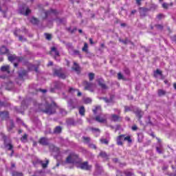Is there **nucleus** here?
<instances>
[{"label":"nucleus","mask_w":176,"mask_h":176,"mask_svg":"<svg viewBox=\"0 0 176 176\" xmlns=\"http://www.w3.org/2000/svg\"><path fill=\"white\" fill-rule=\"evenodd\" d=\"M30 23L32 24L36 25V24H38V23H39V21L38 20V19H36L35 17H32L30 19Z\"/></svg>","instance_id":"34"},{"label":"nucleus","mask_w":176,"mask_h":176,"mask_svg":"<svg viewBox=\"0 0 176 176\" xmlns=\"http://www.w3.org/2000/svg\"><path fill=\"white\" fill-rule=\"evenodd\" d=\"M27 134H25L21 139L22 142H27Z\"/></svg>","instance_id":"43"},{"label":"nucleus","mask_w":176,"mask_h":176,"mask_svg":"<svg viewBox=\"0 0 176 176\" xmlns=\"http://www.w3.org/2000/svg\"><path fill=\"white\" fill-rule=\"evenodd\" d=\"M38 91H41V93H43V94H45V93H46V91H47V90L42 89H38Z\"/></svg>","instance_id":"59"},{"label":"nucleus","mask_w":176,"mask_h":176,"mask_svg":"<svg viewBox=\"0 0 176 176\" xmlns=\"http://www.w3.org/2000/svg\"><path fill=\"white\" fill-rule=\"evenodd\" d=\"M66 163H69L70 164H80L78 168H81V170H91V166L89 165L87 162L82 163V160L79 158L78 155L74 153H72L66 159Z\"/></svg>","instance_id":"2"},{"label":"nucleus","mask_w":176,"mask_h":176,"mask_svg":"<svg viewBox=\"0 0 176 176\" xmlns=\"http://www.w3.org/2000/svg\"><path fill=\"white\" fill-rule=\"evenodd\" d=\"M51 54H54L55 60H56V61H60V59L58 58V57H60V53L57 51L56 47H52L51 48Z\"/></svg>","instance_id":"11"},{"label":"nucleus","mask_w":176,"mask_h":176,"mask_svg":"<svg viewBox=\"0 0 176 176\" xmlns=\"http://www.w3.org/2000/svg\"><path fill=\"white\" fill-rule=\"evenodd\" d=\"M39 143L41 144V145H47L49 143L48 140L45 138H42L39 140Z\"/></svg>","instance_id":"24"},{"label":"nucleus","mask_w":176,"mask_h":176,"mask_svg":"<svg viewBox=\"0 0 176 176\" xmlns=\"http://www.w3.org/2000/svg\"><path fill=\"white\" fill-rule=\"evenodd\" d=\"M32 104L36 112L42 111L47 113V115L56 113V110L58 108L56 103L53 102V99L50 97L43 99L41 103H38L36 101L34 100Z\"/></svg>","instance_id":"1"},{"label":"nucleus","mask_w":176,"mask_h":176,"mask_svg":"<svg viewBox=\"0 0 176 176\" xmlns=\"http://www.w3.org/2000/svg\"><path fill=\"white\" fill-rule=\"evenodd\" d=\"M126 176H131V175H133V173L131 172H126Z\"/></svg>","instance_id":"64"},{"label":"nucleus","mask_w":176,"mask_h":176,"mask_svg":"<svg viewBox=\"0 0 176 176\" xmlns=\"http://www.w3.org/2000/svg\"><path fill=\"white\" fill-rule=\"evenodd\" d=\"M59 112L60 113V115H62L63 116H65V115H67V111H65V109H59Z\"/></svg>","instance_id":"38"},{"label":"nucleus","mask_w":176,"mask_h":176,"mask_svg":"<svg viewBox=\"0 0 176 176\" xmlns=\"http://www.w3.org/2000/svg\"><path fill=\"white\" fill-rule=\"evenodd\" d=\"M19 39L21 42H25V41H27V39L23 36H19Z\"/></svg>","instance_id":"47"},{"label":"nucleus","mask_w":176,"mask_h":176,"mask_svg":"<svg viewBox=\"0 0 176 176\" xmlns=\"http://www.w3.org/2000/svg\"><path fill=\"white\" fill-rule=\"evenodd\" d=\"M54 75H55V76H58V78H61L62 79H65L66 78L65 74L61 72V68L54 69Z\"/></svg>","instance_id":"8"},{"label":"nucleus","mask_w":176,"mask_h":176,"mask_svg":"<svg viewBox=\"0 0 176 176\" xmlns=\"http://www.w3.org/2000/svg\"><path fill=\"white\" fill-rule=\"evenodd\" d=\"M20 32H21V30H16L14 32V34L15 35V36H19V34H20Z\"/></svg>","instance_id":"48"},{"label":"nucleus","mask_w":176,"mask_h":176,"mask_svg":"<svg viewBox=\"0 0 176 176\" xmlns=\"http://www.w3.org/2000/svg\"><path fill=\"white\" fill-rule=\"evenodd\" d=\"M73 69H74V71H76V72H79V71H80V67H79V65L76 63V62L74 63Z\"/></svg>","instance_id":"32"},{"label":"nucleus","mask_w":176,"mask_h":176,"mask_svg":"<svg viewBox=\"0 0 176 176\" xmlns=\"http://www.w3.org/2000/svg\"><path fill=\"white\" fill-rule=\"evenodd\" d=\"M27 107H28V106L25 105V100L22 101L21 108H23V109H25V108H27Z\"/></svg>","instance_id":"51"},{"label":"nucleus","mask_w":176,"mask_h":176,"mask_svg":"<svg viewBox=\"0 0 176 176\" xmlns=\"http://www.w3.org/2000/svg\"><path fill=\"white\" fill-rule=\"evenodd\" d=\"M50 149L52 152L56 153L54 155L56 159H58V156H60V149L58 147H56L54 145L52 144L50 146Z\"/></svg>","instance_id":"9"},{"label":"nucleus","mask_w":176,"mask_h":176,"mask_svg":"<svg viewBox=\"0 0 176 176\" xmlns=\"http://www.w3.org/2000/svg\"><path fill=\"white\" fill-rule=\"evenodd\" d=\"M67 107L69 109H74L75 108H76V102H75V100L70 99L68 102H67Z\"/></svg>","instance_id":"14"},{"label":"nucleus","mask_w":176,"mask_h":176,"mask_svg":"<svg viewBox=\"0 0 176 176\" xmlns=\"http://www.w3.org/2000/svg\"><path fill=\"white\" fill-rule=\"evenodd\" d=\"M45 36L47 41H50L52 39V35H50V34L45 33Z\"/></svg>","instance_id":"45"},{"label":"nucleus","mask_w":176,"mask_h":176,"mask_svg":"<svg viewBox=\"0 0 176 176\" xmlns=\"http://www.w3.org/2000/svg\"><path fill=\"white\" fill-rule=\"evenodd\" d=\"M25 76H27V71L23 70L20 72L18 78V80H20V82L16 81V83H18V85H21V83H23L24 81V78H25Z\"/></svg>","instance_id":"6"},{"label":"nucleus","mask_w":176,"mask_h":176,"mask_svg":"<svg viewBox=\"0 0 176 176\" xmlns=\"http://www.w3.org/2000/svg\"><path fill=\"white\" fill-rule=\"evenodd\" d=\"M79 113L80 115H81V116H85V107H81L79 109Z\"/></svg>","instance_id":"37"},{"label":"nucleus","mask_w":176,"mask_h":176,"mask_svg":"<svg viewBox=\"0 0 176 176\" xmlns=\"http://www.w3.org/2000/svg\"><path fill=\"white\" fill-rule=\"evenodd\" d=\"M82 52H87V43H85L84 47H82Z\"/></svg>","instance_id":"52"},{"label":"nucleus","mask_w":176,"mask_h":176,"mask_svg":"<svg viewBox=\"0 0 176 176\" xmlns=\"http://www.w3.org/2000/svg\"><path fill=\"white\" fill-rule=\"evenodd\" d=\"M137 129H138L137 125H133V126H132V130H133V131H135V130H137Z\"/></svg>","instance_id":"62"},{"label":"nucleus","mask_w":176,"mask_h":176,"mask_svg":"<svg viewBox=\"0 0 176 176\" xmlns=\"http://www.w3.org/2000/svg\"><path fill=\"white\" fill-rule=\"evenodd\" d=\"M110 119H111V122H122V118L118 115L112 114L111 116Z\"/></svg>","instance_id":"15"},{"label":"nucleus","mask_w":176,"mask_h":176,"mask_svg":"<svg viewBox=\"0 0 176 176\" xmlns=\"http://www.w3.org/2000/svg\"><path fill=\"white\" fill-rule=\"evenodd\" d=\"M15 109L16 110V112H19L20 113H23V111H21L19 107H15Z\"/></svg>","instance_id":"58"},{"label":"nucleus","mask_w":176,"mask_h":176,"mask_svg":"<svg viewBox=\"0 0 176 176\" xmlns=\"http://www.w3.org/2000/svg\"><path fill=\"white\" fill-rule=\"evenodd\" d=\"M164 94H166V91L163 89L158 90V96H164Z\"/></svg>","instance_id":"40"},{"label":"nucleus","mask_w":176,"mask_h":176,"mask_svg":"<svg viewBox=\"0 0 176 176\" xmlns=\"http://www.w3.org/2000/svg\"><path fill=\"white\" fill-rule=\"evenodd\" d=\"M100 156L104 159L105 160H108V155H107V153L102 151L100 153Z\"/></svg>","instance_id":"33"},{"label":"nucleus","mask_w":176,"mask_h":176,"mask_svg":"<svg viewBox=\"0 0 176 176\" xmlns=\"http://www.w3.org/2000/svg\"><path fill=\"white\" fill-rule=\"evenodd\" d=\"M135 113L136 116H138V118H139V119H141V118H142L143 113L140 109H138L135 111Z\"/></svg>","instance_id":"25"},{"label":"nucleus","mask_w":176,"mask_h":176,"mask_svg":"<svg viewBox=\"0 0 176 176\" xmlns=\"http://www.w3.org/2000/svg\"><path fill=\"white\" fill-rule=\"evenodd\" d=\"M8 60L11 63H14V67L16 68L19 66L17 63H21L24 58H23V57L16 56V55H11L8 56Z\"/></svg>","instance_id":"3"},{"label":"nucleus","mask_w":176,"mask_h":176,"mask_svg":"<svg viewBox=\"0 0 176 176\" xmlns=\"http://www.w3.org/2000/svg\"><path fill=\"white\" fill-rule=\"evenodd\" d=\"M99 100H103V101H104V102H106L107 105H111V104H113V99L112 98V97H110L109 99L100 97L99 98Z\"/></svg>","instance_id":"16"},{"label":"nucleus","mask_w":176,"mask_h":176,"mask_svg":"<svg viewBox=\"0 0 176 176\" xmlns=\"http://www.w3.org/2000/svg\"><path fill=\"white\" fill-rule=\"evenodd\" d=\"M28 68L29 71H35V72H38V67L31 63H28Z\"/></svg>","instance_id":"21"},{"label":"nucleus","mask_w":176,"mask_h":176,"mask_svg":"<svg viewBox=\"0 0 176 176\" xmlns=\"http://www.w3.org/2000/svg\"><path fill=\"white\" fill-rule=\"evenodd\" d=\"M69 31L71 32L72 34H74V32L76 31V28H74L73 30H71V28H69Z\"/></svg>","instance_id":"60"},{"label":"nucleus","mask_w":176,"mask_h":176,"mask_svg":"<svg viewBox=\"0 0 176 176\" xmlns=\"http://www.w3.org/2000/svg\"><path fill=\"white\" fill-rule=\"evenodd\" d=\"M0 53L1 54H7V53H9V50L6 47L2 46L0 47Z\"/></svg>","instance_id":"23"},{"label":"nucleus","mask_w":176,"mask_h":176,"mask_svg":"<svg viewBox=\"0 0 176 176\" xmlns=\"http://www.w3.org/2000/svg\"><path fill=\"white\" fill-rule=\"evenodd\" d=\"M123 138V136H118L117 138V144L122 146L123 145V140H122Z\"/></svg>","instance_id":"31"},{"label":"nucleus","mask_w":176,"mask_h":176,"mask_svg":"<svg viewBox=\"0 0 176 176\" xmlns=\"http://www.w3.org/2000/svg\"><path fill=\"white\" fill-rule=\"evenodd\" d=\"M156 151H157V153H160V155H162V153H164L163 146H162V144H160L159 146L156 147Z\"/></svg>","instance_id":"29"},{"label":"nucleus","mask_w":176,"mask_h":176,"mask_svg":"<svg viewBox=\"0 0 176 176\" xmlns=\"http://www.w3.org/2000/svg\"><path fill=\"white\" fill-rule=\"evenodd\" d=\"M61 83L58 81L55 82L54 84V86L55 87V89H60V86Z\"/></svg>","instance_id":"41"},{"label":"nucleus","mask_w":176,"mask_h":176,"mask_svg":"<svg viewBox=\"0 0 176 176\" xmlns=\"http://www.w3.org/2000/svg\"><path fill=\"white\" fill-rule=\"evenodd\" d=\"M162 7L164 8V9H168V3H164L162 4Z\"/></svg>","instance_id":"54"},{"label":"nucleus","mask_w":176,"mask_h":176,"mask_svg":"<svg viewBox=\"0 0 176 176\" xmlns=\"http://www.w3.org/2000/svg\"><path fill=\"white\" fill-rule=\"evenodd\" d=\"M90 148H92V149H96L97 146H96V144H91Z\"/></svg>","instance_id":"61"},{"label":"nucleus","mask_w":176,"mask_h":176,"mask_svg":"<svg viewBox=\"0 0 176 176\" xmlns=\"http://www.w3.org/2000/svg\"><path fill=\"white\" fill-rule=\"evenodd\" d=\"M163 74H162V71L160 69H157L155 72H154V76L155 78H159V76H162Z\"/></svg>","instance_id":"28"},{"label":"nucleus","mask_w":176,"mask_h":176,"mask_svg":"<svg viewBox=\"0 0 176 176\" xmlns=\"http://www.w3.org/2000/svg\"><path fill=\"white\" fill-rule=\"evenodd\" d=\"M69 93H70V94H75V93H77V96L78 97L82 96V92H80V91H79V90H78L76 89H74V88H69Z\"/></svg>","instance_id":"18"},{"label":"nucleus","mask_w":176,"mask_h":176,"mask_svg":"<svg viewBox=\"0 0 176 176\" xmlns=\"http://www.w3.org/2000/svg\"><path fill=\"white\" fill-rule=\"evenodd\" d=\"M82 140H84V142H85V144H88V142H90V138L82 137Z\"/></svg>","instance_id":"42"},{"label":"nucleus","mask_w":176,"mask_h":176,"mask_svg":"<svg viewBox=\"0 0 176 176\" xmlns=\"http://www.w3.org/2000/svg\"><path fill=\"white\" fill-rule=\"evenodd\" d=\"M124 108H125V112H129L132 110L131 107H129L127 106H126Z\"/></svg>","instance_id":"55"},{"label":"nucleus","mask_w":176,"mask_h":176,"mask_svg":"<svg viewBox=\"0 0 176 176\" xmlns=\"http://www.w3.org/2000/svg\"><path fill=\"white\" fill-rule=\"evenodd\" d=\"M7 127H8V131H10L12 130V129H13V127H14V124L13 123V120H9L7 122Z\"/></svg>","instance_id":"20"},{"label":"nucleus","mask_w":176,"mask_h":176,"mask_svg":"<svg viewBox=\"0 0 176 176\" xmlns=\"http://www.w3.org/2000/svg\"><path fill=\"white\" fill-rule=\"evenodd\" d=\"M120 42H122V43H124V45H127V43H129V42H130V41H129V40H124V41H123V40H122V39H120Z\"/></svg>","instance_id":"53"},{"label":"nucleus","mask_w":176,"mask_h":176,"mask_svg":"<svg viewBox=\"0 0 176 176\" xmlns=\"http://www.w3.org/2000/svg\"><path fill=\"white\" fill-rule=\"evenodd\" d=\"M13 87H14V84L10 81L6 84V90H13Z\"/></svg>","instance_id":"22"},{"label":"nucleus","mask_w":176,"mask_h":176,"mask_svg":"<svg viewBox=\"0 0 176 176\" xmlns=\"http://www.w3.org/2000/svg\"><path fill=\"white\" fill-rule=\"evenodd\" d=\"M38 163H41L43 168H46L47 167V164H49V160H46L45 162H43V161L38 160Z\"/></svg>","instance_id":"26"},{"label":"nucleus","mask_w":176,"mask_h":176,"mask_svg":"<svg viewBox=\"0 0 176 176\" xmlns=\"http://www.w3.org/2000/svg\"><path fill=\"white\" fill-rule=\"evenodd\" d=\"M54 133H55V134H60V133H61V126H56Z\"/></svg>","instance_id":"35"},{"label":"nucleus","mask_w":176,"mask_h":176,"mask_svg":"<svg viewBox=\"0 0 176 176\" xmlns=\"http://www.w3.org/2000/svg\"><path fill=\"white\" fill-rule=\"evenodd\" d=\"M118 78L119 80L123 79V75H122V74H120V73H118Z\"/></svg>","instance_id":"57"},{"label":"nucleus","mask_w":176,"mask_h":176,"mask_svg":"<svg viewBox=\"0 0 176 176\" xmlns=\"http://www.w3.org/2000/svg\"><path fill=\"white\" fill-rule=\"evenodd\" d=\"M124 141H127L130 144L131 142V138L130 136H125Z\"/></svg>","instance_id":"46"},{"label":"nucleus","mask_w":176,"mask_h":176,"mask_svg":"<svg viewBox=\"0 0 176 176\" xmlns=\"http://www.w3.org/2000/svg\"><path fill=\"white\" fill-rule=\"evenodd\" d=\"M94 113L96 115V113H98V112H101V107L98 106L96 107L94 110Z\"/></svg>","instance_id":"39"},{"label":"nucleus","mask_w":176,"mask_h":176,"mask_svg":"<svg viewBox=\"0 0 176 176\" xmlns=\"http://www.w3.org/2000/svg\"><path fill=\"white\" fill-rule=\"evenodd\" d=\"M19 13L23 14L24 16H28L31 13V10L28 8H20Z\"/></svg>","instance_id":"13"},{"label":"nucleus","mask_w":176,"mask_h":176,"mask_svg":"<svg viewBox=\"0 0 176 176\" xmlns=\"http://www.w3.org/2000/svg\"><path fill=\"white\" fill-rule=\"evenodd\" d=\"M91 131L96 137H98V135H100V129L97 128H91Z\"/></svg>","instance_id":"30"},{"label":"nucleus","mask_w":176,"mask_h":176,"mask_svg":"<svg viewBox=\"0 0 176 176\" xmlns=\"http://www.w3.org/2000/svg\"><path fill=\"white\" fill-rule=\"evenodd\" d=\"M147 12H148L147 8H142L140 9V16H146Z\"/></svg>","instance_id":"27"},{"label":"nucleus","mask_w":176,"mask_h":176,"mask_svg":"<svg viewBox=\"0 0 176 176\" xmlns=\"http://www.w3.org/2000/svg\"><path fill=\"white\" fill-rule=\"evenodd\" d=\"M10 67L9 65L2 66L0 69V71H1V72H6V74H8V76H0V78H3V79H5V78H8V76H9V75L10 74Z\"/></svg>","instance_id":"7"},{"label":"nucleus","mask_w":176,"mask_h":176,"mask_svg":"<svg viewBox=\"0 0 176 176\" xmlns=\"http://www.w3.org/2000/svg\"><path fill=\"white\" fill-rule=\"evenodd\" d=\"M142 1V0H136V3L137 5H141V2Z\"/></svg>","instance_id":"63"},{"label":"nucleus","mask_w":176,"mask_h":176,"mask_svg":"<svg viewBox=\"0 0 176 176\" xmlns=\"http://www.w3.org/2000/svg\"><path fill=\"white\" fill-rule=\"evenodd\" d=\"M83 85L85 87V90H89V91H94V89H96V84H92L90 82H88L87 81H84Z\"/></svg>","instance_id":"5"},{"label":"nucleus","mask_w":176,"mask_h":176,"mask_svg":"<svg viewBox=\"0 0 176 176\" xmlns=\"http://www.w3.org/2000/svg\"><path fill=\"white\" fill-rule=\"evenodd\" d=\"M89 80H93V79H94V74L89 73Z\"/></svg>","instance_id":"49"},{"label":"nucleus","mask_w":176,"mask_h":176,"mask_svg":"<svg viewBox=\"0 0 176 176\" xmlns=\"http://www.w3.org/2000/svg\"><path fill=\"white\" fill-rule=\"evenodd\" d=\"M0 118L3 120H8L9 118V113L8 111L0 112Z\"/></svg>","instance_id":"17"},{"label":"nucleus","mask_w":176,"mask_h":176,"mask_svg":"<svg viewBox=\"0 0 176 176\" xmlns=\"http://www.w3.org/2000/svg\"><path fill=\"white\" fill-rule=\"evenodd\" d=\"M2 137L4 140H6V136H5V135H2ZM4 145H5L6 148H7V149H8V151H12V149H13V145H12V144H10V143L6 144V142L4 141Z\"/></svg>","instance_id":"19"},{"label":"nucleus","mask_w":176,"mask_h":176,"mask_svg":"<svg viewBox=\"0 0 176 176\" xmlns=\"http://www.w3.org/2000/svg\"><path fill=\"white\" fill-rule=\"evenodd\" d=\"M107 119H108V115L100 114L96 117L95 120L99 123H107Z\"/></svg>","instance_id":"4"},{"label":"nucleus","mask_w":176,"mask_h":176,"mask_svg":"<svg viewBox=\"0 0 176 176\" xmlns=\"http://www.w3.org/2000/svg\"><path fill=\"white\" fill-rule=\"evenodd\" d=\"M155 27L157 30H163V25H157Z\"/></svg>","instance_id":"56"},{"label":"nucleus","mask_w":176,"mask_h":176,"mask_svg":"<svg viewBox=\"0 0 176 176\" xmlns=\"http://www.w3.org/2000/svg\"><path fill=\"white\" fill-rule=\"evenodd\" d=\"M83 102L85 104H90L91 102V98H83Z\"/></svg>","instance_id":"36"},{"label":"nucleus","mask_w":176,"mask_h":176,"mask_svg":"<svg viewBox=\"0 0 176 176\" xmlns=\"http://www.w3.org/2000/svg\"><path fill=\"white\" fill-rule=\"evenodd\" d=\"M100 142L102 144H105L106 145H107L108 144V140L107 139H100Z\"/></svg>","instance_id":"50"},{"label":"nucleus","mask_w":176,"mask_h":176,"mask_svg":"<svg viewBox=\"0 0 176 176\" xmlns=\"http://www.w3.org/2000/svg\"><path fill=\"white\" fill-rule=\"evenodd\" d=\"M12 176H23V173L19 172H13Z\"/></svg>","instance_id":"44"},{"label":"nucleus","mask_w":176,"mask_h":176,"mask_svg":"<svg viewBox=\"0 0 176 176\" xmlns=\"http://www.w3.org/2000/svg\"><path fill=\"white\" fill-rule=\"evenodd\" d=\"M97 82H98L99 86H100L102 91H105V90L108 89V87H107L105 83H104V80L102 78H98L97 80Z\"/></svg>","instance_id":"12"},{"label":"nucleus","mask_w":176,"mask_h":176,"mask_svg":"<svg viewBox=\"0 0 176 176\" xmlns=\"http://www.w3.org/2000/svg\"><path fill=\"white\" fill-rule=\"evenodd\" d=\"M43 13L45 14L44 19H47L49 16H56L58 12L56 10H50L49 11H43Z\"/></svg>","instance_id":"10"}]
</instances>
